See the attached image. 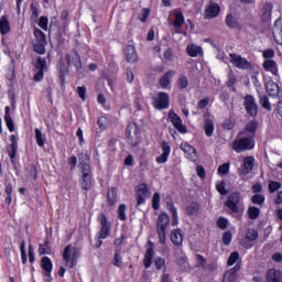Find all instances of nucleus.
<instances>
[{
  "label": "nucleus",
  "instance_id": "f257e3e1",
  "mask_svg": "<svg viewBox=\"0 0 282 282\" xmlns=\"http://www.w3.org/2000/svg\"><path fill=\"white\" fill-rule=\"evenodd\" d=\"M231 149H234L236 153H243V151L254 149L252 137H246V131L239 132L232 142Z\"/></svg>",
  "mask_w": 282,
  "mask_h": 282
},
{
  "label": "nucleus",
  "instance_id": "f03ea898",
  "mask_svg": "<svg viewBox=\"0 0 282 282\" xmlns=\"http://www.w3.org/2000/svg\"><path fill=\"white\" fill-rule=\"evenodd\" d=\"M171 224V217L169 214H161L156 220V232L159 235V242L166 243V228Z\"/></svg>",
  "mask_w": 282,
  "mask_h": 282
},
{
  "label": "nucleus",
  "instance_id": "7ed1b4c3",
  "mask_svg": "<svg viewBox=\"0 0 282 282\" xmlns=\"http://www.w3.org/2000/svg\"><path fill=\"white\" fill-rule=\"evenodd\" d=\"M78 248L68 245L63 252V259L68 268H74L76 265V261H78Z\"/></svg>",
  "mask_w": 282,
  "mask_h": 282
},
{
  "label": "nucleus",
  "instance_id": "20e7f679",
  "mask_svg": "<svg viewBox=\"0 0 282 282\" xmlns=\"http://www.w3.org/2000/svg\"><path fill=\"white\" fill-rule=\"evenodd\" d=\"M126 135L128 144H131L132 147L140 144V129L138 128V124L129 123L126 129Z\"/></svg>",
  "mask_w": 282,
  "mask_h": 282
},
{
  "label": "nucleus",
  "instance_id": "39448f33",
  "mask_svg": "<svg viewBox=\"0 0 282 282\" xmlns=\"http://www.w3.org/2000/svg\"><path fill=\"white\" fill-rule=\"evenodd\" d=\"M243 107L248 116H251V118H257V115L259 113V106H257V101L252 95H247L245 97Z\"/></svg>",
  "mask_w": 282,
  "mask_h": 282
},
{
  "label": "nucleus",
  "instance_id": "423d86ee",
  "mask_svg": "<svg viewBox=\"0 0 282 282\" xmlns=\"http://www.w3.org/2000/svg\"><path fill=\"white\" fill-rule=\"evenodd\" d=\"M241 199V193L235 192L229 195L226 202V206L231 213H239V202Z\"/></svg>",
  "mask_w": 282,
  "mask_h": 282
},
{
  "label": "nucleus",
  "instance_id": "0eeeda50",
  "mask_svg": "<svg viewBox=\"0 0 282 282\" xmlns=\"http://www.w3.org/2000/svg\"><path fill=\"white\" fill-rule=\"evenodd\" d=\"M229 61L235 65L238 69H248L250 68V62L248 59L237 55L235 53L229 54Z\"/></svg>",
  "mask_w": 282,
  "mask_h": 282
},
{
  "label": "nucleus",
  "instance_id": "6e6552de",
  "mask_svg": "<svg viewBox=\"0 0 282 282\" xmlns=\"http://www.w3.org/2000/svg\"><path fill=\"white\" fill-rule=\"evenodd\" d=\"M137 197L138 206H142V204L147 202V198L151 197V192H149V187H147V184H141L137 187Z\"/></svg>",
  "mask_w": 282,
  "mask_h": 282
},
{
  "label": "nucleus",
  "instance_id": "1a4fd4ad",
  "mask_svg": "<svg viewBox=\"0 0 282 282\" xmlns=\"http://www.w3.org/2000/svg\"><path fill=\"white\" fill-rule=\"evenodd\" d=\"M169 118L173 124V127L178 131V133H187L188 130L186 129V126L182 123V118L177 116V113L170 111Z\"/></svg>",
  "mask_w": 282,
  "mask_h": 282
},
{
  "label": "nucleus",
  "instance_id": "9d476101",
  "mask_svg": "<svg viewBox=\"0 0 282 282\" xmlns=\"http://www.w3.org/2000/svg\"><path fill=\"white\" fill-rule=\"evenodd\" d=\"M98 221L101 225L99 239H107V237H109V230H111V226L107 223V216L105 214H99Z\"/></svg>",
  "mask_w": 282,
  "mask_h": 282
},
{
  "label": "nucleus",
  "instance_id": "9b49d317",
  "mask_svg": "<svg viewBox=\"0 0 282 282\" xmlns=\"http://www.w3.org/2000/svg\"><path fill=\"white\" fill-rule=\"evenodd\" d=\"M47 69V61L39 57L35 62V75L34 80H43V73Z\"/></svg>",
  "mask_w": 282,
  "mask_h": 282
},
{
  "label": "nucleus",
  "instance_id": "f8f14e48",
  "mask_svg": "<svg viewBox=\"0 0 282 282\" xmlns=\"http://www.w3.org/2000/svg\"><path fill=\"white\" fill-rule=\"evenodd\" d=\"M241 270V262H237V264L225 272L223 282H237V279H239V275L237 274Z\"/></svg>",
  "mask_w": 282,
  "mask_h": 282
},
{
  "label": "nucleus",
  "instance_id": "ddd939ff",
  "mask_svg": "<svg viewBox=\"0 0 282 282\" xmlns=\"http://www.w3.org/2000/svg\"><path fill=\"white\" fill-rule=\"evenodd\" d=\"M254 169V158L247 156L242 161V166L238 170L239 175H248Z\"/></svg>",
  "mask_w": 282,
  "mask_h": 282
},
{
  "label": "nucleus",
  "instance_id": "4468645a",
  "mask_svg": "<svg viewBox=\"0 0 282 282\" xmlns=\"http://www.w3.org/2000/svg\"><path fill=\"white\" fill-rule=\"evenodd\" d=\"M161 149L163 153L159 158H156V162L158 164H166V162H169V155H171V145L169 144V142L163 141L161 143Z\"/></svg>",
  "mask_w": 282,
  "mask_h": 282
},
{
  "label": "nucleus",
  "instance_id": "2eb2a0df",
  "mask_svg": "<svg viewBox=\"0 0 282 282\" xmlns=\"http://www.w3.org/2000/svg\"><path fill=\"white\" fill-rule=\"evenodd\" d=\"M180 149L185 153L187 160H192V162H194L195 158H197V150L193 145L188 144V142L181 143Z\"/></svg>",
  "mask_w": 282,
  "mask_h": 282
},
{
  "label": "nucleus",
  "instance_id": "dca6fc26",
  "mask_svg": "<svg viewBox=\"0 0 282 282\" xmlns=\"http://www.w3.org/2000/svg\"><path fill=\"white\" fill-rule=\"evenodd\" d=\"M155 109H169V94L160 93L159 98L154 101Z\"/></svg>",
  "mask_w": 282,
  "mask_h": 282
},
{
  "label": "nucleus",
  "instance_id": "f3484780",
  "mask_svg": "<svg viewBox=\"0 0 282 282\" xmlns=\"http://www.w3.org/2000/svg\"><path fill=\"white\" fill-rule=\"evenodd\" d=\"M83 175H91V165H89V155L82 153L79 156Z\"/></svg>",
  "mask_w": 282,
  "mask_h": 282
},
{
  "label": "nucleus",
  "instance_id": "a211bd4d",
  "mask_svg": "<svg viewBox=\"0 0 282 282\" xmlns=\"http://www.w3.org/2000/svg\"><path fill=\"white\" fill-rule=\"evenodd\" d=\"M66 62L68 66L74 65L77 72H80V69H83V64L80 63V55H78V53H74L73 55L66 54Z\"/></svg>",
  "mask_w": 282,
  "mask_h": 282
},
{
  "label": "nucleus",
  "instance_id": "6ab92c4d",
  "mask_svg": "<svg viewBox=\"0 0 282 282\" xmlns=\"http://www.w3.org/2000/svg\"><path fill=\"white\" fill-rule=\"evenodd\" d=\"M273 39L278 45H282V19H278L274 23Z\"/></svg>",
  "mask_w": 282,
  "mask_h": 282
},
{
  "label": "nucleus",
  "instance_id": "aec40b11",
  "mask_svg": "<svg viewBox=\"0 0 282 282\" xmlns=\"http://www.w3.org/2000/svg\"><path fill=\"white\" fill-rule=\"evenodd\" d=\"M220 7L217 3H210L205 10L206 19H215V17H219Z\"/></svg>",
  "mask_w": 282,
  "mask_h": 282
},
{
  "label": "nucleus",
  "instance_id": "412c9836",
  "mask_svg": "<svg viewBox=\"0 0 282 282\" xmlns=\"http://www.w3.org/2000/svg\"><path fill=\"white\" fill-rule=\"evenodd\" d=\"M267 282H282V272L276 269H270L267 273Z\"/></svg>",
  "mask_w": 282,
  "mask_h": 282
},
{
  "label": "nucleus",
  "instance_id": "4be33fe9",
  "mask_svg": "<svg viewBox=\"0 0 282 282\" xmlns=\"http://www.w3.org/2000/svg\"><path fill=\"white\" fill-rule=\"evenodd\" d=\"M261 19L263 23H269V21L272 19V3L270 2L264 3L262 8Z\"/></svg>",
  "mask_w": 282,
  "mask_h": 282
},
{
  "label": "nucleus",
  "instance_id": "5701e85b",
  "mask_svg": "<svg viewBox=\"0 0 282 282\" xmlns=\"http://www.w3.org/2000/svg\"><path fill=\"white\" fill-rule=\"evenodd\" d=\"M41 267L45 271V276H47V279H51L53 270L52 260L48 257H43L41 261Z\"/></svg>",
  "mask_w": 282,
  "mask_h": 282
},
{
  "label": "nucleus",
  "instance_id": "b1692460",
  "mask_svg": "<svg viewBox=\"0 0 282 282\" xmlns=\"http://www.w3.org/2000/svg\"><path fill=\"white\" fill-rule=\"evenodd\" d=\"M262 67L263 69H265V72H270L271 74H273V76H276V74H279V67L276 66V62H274L273 59L264 61Z\"/></svg>",
  "mask_w": 282,
  "mask_h": 282
},
{
  "label": "nucleus",
  "instance_id": "393cba45",
  "mask_svg": "<svg viewBox=\"0 0 282 282\" xmlns=\"http://www.w3.org/2000/svg\"><path fill=\"white\" fill-rule=\"evenodd\" d=\"M126 58L128 63H137L138 62V53L135 52V46L128 45L126 48Z\"/></svg>",
  "mask_w": 282,
  "mask_h": 282
},
{
  "label": "nucleus",
  "instance_id": "a878e982",
  "mask_svg": "<svg viewBox=\"0 0 282 282\" xmlns=\"http://www.w3.org/2000/svg\"><path fill=\"white\" fill-rule=\"evenodd\" d=\"M171 241L174 246H182L184 241V236L182 235V229H175L171 232Z\"/></svg>",
  "mask_w": 282,
  "mask_h": 282
},
{
  "label": "nucleus",
  "instance_id": "bb28decb",
  "mask_svg": "<svg viewBox=\"0 0 282 282\" xmlns=\"http://www.w3.org/2000/svg\"><path fill=\"white\" fill-rule=\"evenodd\" d=\"M265 89H267V94H269V96H279V91H280V88H279V84L272 82V80H269L265 85Z\"/></svg>",
  "mask_w": 282,
  "mask_h": 282
},
{
  "label": "nucleus",
  "instance_id": "cd10ccee",
  "mask_svg": "<svg viewBox=\"0 0 282 282\" xmlns=\"http://www.w3.org/2000/svg\"><path fill=\"white\" fill-rule=\"evenodd\" d=\"M173 76H175V70H169L161 77L160 85L163 89H166V87L171 85V78H173Z\"/></svg>",
  "mask_w": 282,
  "mask_h": 282
},
{
  "label": "nucleus",
  "instance_id": "c85d7f7f",
  "mask_svg": "<svg viewBox=\"0 0 282 282\" xmlns=\"http://www.w3.org/2000/svg\"><path fill=\"white\" fill-rule=\"evenodd\" d=\"M118 199V191L115 187H110L107 192V202L109 206H116Z\"/></svg>",
  "mask_w": 282,
  "mask_h": 282
},
{
  "label": "nucleus",
  "instance_id": "c756f323",
  "mask_svg": "<svg viewBox=\"0 0 282 282\" xmlns=\"http://www.w3.org/2000/svg\"><path fill=\"white\" fill-rule=\"evenodd\" d=\"M204 129L207 138H213V133H215V122H213V119H205Z\"/></svg>",
  "mask_w": 282,
  "mask_h": 282
},
{
  "label": "nucleus",
  "instance_id": "7c9ffc66",
  "mask_svg": "<svg viewBox=\"0 0 282 282\" xmlns=\"http://www.w3.org/2000/svg\"><path fill=\"white\" fill-rule=\"evenodd\" d=\"M4 122L9 129V131L12 133L14 131V121L12 120V116H10V107H6V113H4Z\"/></svg>",
  "mask_w": 282,
  "mask_h": 282
},
{
  "label": "nucleus",
  "instance_id": "2f4dec72",
  "mask_svg": "<svg viewBox=\"0 0 282 282\" xmlns=\"http://www.w3.org/2000/svg\"><path fill=\"white\" fill-rule=\"evenodd\" d=\"M154 254H155V252L153 251V247L148 248V250L144 254V259H143V263H144L145 268H151V264L153 263Z\"/></svg>",
  "mask_w": 282,
  "mask_h": 282
},
{
  "label": "nucleus",
  "instance_id": "473e14b6",
  "mask_svg": "<svg viewBox=\"0 0 282 282\" xmlns=\"http://www.w3.org/2000/svg\"><path fill=\"white\" fill-rule=\"evenodd\" d=\"M186 52L188 56H192V58H196V56H199L202 54V48L195 44L187 45Z\"/></svg>",
  "mask_w": 282,
  "mask_h": 282
},
{
  "label": "nucleus",
  "instance_id": "72a5a7b5",
  "mask_svg": "<svg viewBox=\"0 0 282 282\" xmlns=\"http://www.w3.org/2000/svg\"><path fill=\"white\" fill-rule=\"evenodd\" d=\"M82 188L84 191H89V188H91V174H83Z\"/></svg>",
  "mask_w": 282,
  "mask_h": 282
},
{
  "label": "nucleus",
  "instance_id": "f704fd0d",
  "mask_svg": "<svg viewBox=\"0 0 282 282\" xmlns=\"http://www.w3.org/2000/svg\"><path fill=\"white\" fill-rule=\"evenodd\" d=\"M0 32L1 34H8L10 32V22H8V18L6 17L0 19Z\"/></svg>",
  "mask_w": 282,
  "mask_h": 282
},
{
  "label": "nucleus",
  "instance_id": "c9c22d12",
  "mask_svg": "<svg viewBox=\"0 0 282 282\" xmlns=\"http://www.w3.org/2000/svg\"><path fill=\"white\" fill-rule=\"evenodd\" d=\"M35 140L37 142V147H45V135L39 128L35 129Z\"/></svg>",
  "mask_w": 282,
  "mask_h": 282
},
{
  "label": "nucleus",
  "instance_id": "e433bc0d",
  "mask_svg": "<svg viewBox=\"0 0 282 282\" xmlns=\"http://www.w3.org/2000/svg\"><path fill=\"white\" fill-rule=\"evenodd\" d=\"M258 237H259V232L254 228H250L246 232L247 241H257Z\"/></svg>",
  "mask_w": 282,
  "mask_h": 282
},
{
  "label": "nucleus",
  "instance_id": "4c0bfd02",
  "mask_svg": "<svg viewBox=\"0 0 282 282\" xmlns=\"http://www.w3.org/2000/svg\"><path fill=\"white\" fill-rule=\"evenodd\" d=\"M34 36L37 43H47V37L41 29H34Z\"/></svg>",
  "mask_w": 282,
  "mask_h": 282
},
{
  "label": "nucleus",
  "instance_id": "58836bf2",
  "mask_svg": "<svg viewBox=\"0 0 282 282\" xmlns=\"http://www.w3.org/2000/svg\"><path fill=\"white\" fill-rule=\"evenodd\" d=\"M260 105L263 107V109H267V111H272V106L270 105V99H268V96L260 95Z\"/></svg>",
  "mask_w": 282,
  "mask_h": 282
},
{
  "label": "nucleus",
  "instance_id": "ea45409f",
  "mask_svg": "<svg viewBox=\"0 0 282 282\" xmlns=\"http://www.w3.org/2000/svg\"><path fill=\"white\" fill-rule=\"evenodd\" d=\"M225 23L227 26H229L231 30L237 28V19H235V17H232V14H227Z\"/></svg>",
  "mask_w": 282,
  "mask_h": 282
},
{
  "label": "nucleus",
  "instance_id": "a19ab883",
  "mask_svg": "<svg viewBox=\"0 0 282 282\" xmlns=\"http://www.w3.org/2000/svg\"><path fill=\"white\" fill-rule=\"evenodd\" d=\"M173 25L174 28H182V25H184V14H182V12L175 14Z\"/></svg>",
  "mask_w": 282,
  "mask_h": 282
},
{
  "label": "nucleus",
  "instance_id": "79ce46f5",
  "mask_svg": "<svg viewBox=\"0 0 282 282\" xmlns=\"http://www.w3.org/2000/svg\"><path fill=\"white\" fill-rule=\"evenodd\" d=\"M118 218L121 221H124V219H127V205L121 204L118 208Z\"/></svg>",
  "mask_w": 282,
  "mask_h": 282
},
{
  "label": "nucleus",
  "instance_id": "37998d69",
  "mask_svg": "<svg viewBox=\"0 0 282 282\" xmlns=\"http://www.w3.org/2000/svg\"><path fill=\"white\" fill-rule=\"evenodd\" d=\"M260 214L261 209H259L258 207H250L248 209V215L250 219H257V217H259Z\"/></svg>",
  "mask_w": 282,
  "mask_h": 282
},
{
  "label": "nucleus",
  "instance_id": "c03bdc74",
  "mask_svg": "<svg viewBox=\"0 0 282 282\" xmlns=\"http://www.w3.org/2000/svg\"><path fill=\"white\" fill-rule=\"evenodd\" d=\"M252 204H258V206H261L263 202H265V196L261 194H256L251 197Z\"/></svg>",
  "mask_w": 282,
  "mask_h": 282
},
{
  "label": "nucleus",
  "instance_id": "a18cd8bd",
  "mask_svg": "<svg viewBox=\"0 0 282 282\" xmlns=\"http://www.w3.org/2000/svg\"><path fill=\"white\" fill-rule=\"evenodd\" d=\"M237 261H239V252L234 251L228 258L227 265H235Z\"/></svg>",
  "mask_w": 282,
  "mask_h": 282
},
{
  "label": "nucleus",
  "instance_id": "49530a36",
  "mask_svg": "<svg viewBox=\"0 0 282 282\" xmlns=\"http://www.w3.org/2000/svg\"><path fill=\"white\" fill-rule=\"evenodd\" d=\"M177 85L180 89H186V87H188V77H186V75L181 76L177 80Z\"/></svg>",
  "mask_w": 282,
  "mask_h": 282
},
{
  "label": "nucleus",
  "instance_id": "de8ad7c7",
  "mask_svg": "<svg viewBox=\"0 0 282 282\" xmlns=\"http://www.w3.org/2000/svg\"><path fill=\"white\" fill-rule=\"evenodd\" d=\"M258 127H259V123L257 121L252 120L247 123L246 131H248L249 133H254V131H257Z\"/></svg>",
  "mask_w": 282,
  "mask_h": 282
},
{
  "label": "nucleus",
  "instance_id": "09e8293b",
  "mask_svg": "<svg viewBox=\"0 0 282 282\" xmlns=\"http://www.w3.org/2000/svg\"><path fill=\"white\" fill-rule=\"evenodd\" d=\"M45 45H47V43L37 42L33 45V50L37 54H43L45 52Z\"/></svg>",
  "mask_w": 282,
  "mask_h": 282
},
{
  "label": "nucleus",
  "instance_id": "8fccbe9b",
  "mask_svg": "<svg viewBox=\"0 0 282 282\" xmlns=\"http://www.w3.org/2000/svg\"><path fill=\"white\" fill-rule=\"evenodd\" d=\"M152 208L160 210V193H155L152 197Z\"/></svg>",
  "mask_w": 282,
  "mask_h": 282
},
{
  "label": "nucleus",
  "instance_id": "3c124183",
  "mask_svg": "<svg viewBox=\"0 0 282 282\" xmlns=\"http://www.w3.org/2000/svg\"><path fill=\"white\" fill-rule=\"evenodd\" d=\"M19 149V145L11 144L8 148V154L11 158V160H14L17 158V151Z\"/></svg>",
  "mask_w": 282,
  "mask_h": 282
},
{
  "label": "nucleus",
  "instance_id": "603ef678",
  "mask_svg": "<svg viewBox=\"0 0 282 282\" xmlns=\"http://www.w3.org/2000/svg\"><path fill=\"white\" fill-rule=\"evenodd\" d=\"M229 171H230V164L229 163L221 164L218 167V174L219 175H228Z\"/></svg>",
  "mask_w": 282,
  "mask_h": 282
},
{
  "label": "nucleus",
  "instance_id": "864d4df0",
  "mask_svg": "<svg viewBox=\"0 0 282 282\" xmlns=\"http://www.w3.org/2000/svg\"><path fill=\"white\" fill-rule=\"evenodd\" d=\"M216 188L221 195H228V191H226V182L221 181L217 183Z\"/></svg>",
  "mask_w": 282,
  "mask_h": 282
},
{
  "label": "nucleus",
  "instance_id": "5fc2aeb1",
  "mask_svg": "<svg viewBox=\"0 0 282 282\" xmlns=\"http://www.w3.org/2000/svg\"><path fill=\"white\" fill-rule=\"evenodd\" d=\"M77 94L80 99L83 100L87 99V88L85 86L77 87Z\"/></svg>",
  "mask_w": 282,
  "mask_h": 282
},
{
  "label": "nucleus",
  "instance_id": "6e6d98bb",
  "mask_svg": "<svg viewBox=\"0 0 282 282\" xmlns=\"http://www.w3.org/2000/svg\"><path fill=\"white\" fill-rule=\"evenodd\" d=\"M149 14H151V10L143 9L142 12L139 14L140 21H142V23H145L147 20L149 19Z\"/></svg>",
  "mask_w": 282,
  "mask_h": 282
},
{
  "label": "nucleus",
  "instance_id": "4d7b16f0",
  "mask_svg": "<svg viewBox=\"0 0 282 282\" xmlns=\"http://www.w3.org/2000/svg\"><path fill=\"white\" fill-rule=\"evenodd\" d=\"M281 188V183L272 181L269 184V193H276Z\"/></svg>",
  "mask_w": 282,
  "mask_h": 282
},
{
  "label": "nucleus",
  "instance_id": "13d9d810",
  "mask_svg": "<svg viewBox=\"0 0 282 282\" xmlns=\"http://www.w3.org/2000/svg\"><path fill=\"white\" fill-rule=\"evenodd\" d=\"M199 212V205L197 203H194L187 207V214L188 215H195V213Z\"/></svg>",
  "mask_w": 282,
  "mask_h": 282
},
{
  "label": "nucleus",
  "instance_id": "bf43d9fd",
  "mask_svg": "<svg viewBox=\"0 0 282 282\" xmlns=\"http://www.w3.org/2000/svg\"><path fill=\"white\" fill-rule=\"evenodd\" d=\"M230 241H232V234L230 231H226L223 236V242L225 246H230Z\"/></svg>",
  "mask_w": 282,
  "mask_h": 282
},
{
  "label": "nucleus",
  "instance_id": "052dcab7",
  "mask_svg": "<svg viewBox=\"0 0 282 282\" xmlns=\"http://www.w3.org/2000/svg\"><path fill=\"white\" fill-rule=\"evenodd\" d=\"M217 226L218 228H220L221 230H226L228 228V219L220 217L217 221Z\"/></svg>",
  "mask_w": 282,
  "mask_h": 282
},
{
  "label": "nucleus",
  "instance_id": "680f3d73",
  "mask_svg": "<svg viewBox=\"0 0 282 282\" xmlns=\"http://www.w3.org/2000/svg\"><path fill=\"white\" fill-rule=\"evenodd\" d=\"M224 129H227L228 131H232L235 129V121L232 119H227L223 123Z\"/></svg>",
  "mask_w": 282,
  "mask_h": 282
},
{
  "label": "nucleus",
  "instance_id": "e2e57ef3",
  "mask_svg": "<svg viewBox=\"0 0 282 282\" xmlns=\"http://www.w3.org/2000/svg\"><path fill=\"white\" fill-rule=\"evenodd\" d=\"M166 263V260H164V258H156L154 261V265L156 268V270H162V268H164V264Z\"/></svg>",
  "mask_w": 282,
  "mask_h": 282
},
{
  "label": "nucleus",
  "instance_id": "0e129e2a",
  "mask_svg": "<svg viewBox=\"0 0 282 282\" xmlns=\"http://www.w3.org/2000/svg\"><path fill=\"white\" fill-rule=\"evenodd\" d=\"M262 56H263V58L272 61V58H274V50L269 48V50L263 51Z\"/></svg>",
  "mask_w": 282,
  "mask_h": 282
},
{
  "label": "nucleus",
  "instance_id": "69168bd1",
  "mask_svg": "<svg viewBox=\"0 0 282 282\" xmlns=\"http://www.w3.org/2000/svg\"><path fill=\"white\" fill-rule=\"evenodd\" d=\"M235 83H237V77H235V74L229 73L228 80L226 83L227 87H232V85H235Z\"/></svg>",
  "mask_w": 282,
  "mask_h": 282
},
{
  "label": "nucleus",
  "instance_id": "338daca9",
  "mask_svg": "<svg viewBox=\"0 0 282 282\" xmlns=\"http://www.w3.org/2000/svg\"><path fill=\"white\" fill-rule=\"evenodd\" d=\"M97 124L99 127V129H107V118L105 117H100L98 120H97Z\"/></svg>",
  "mask_w": 282,
  "mask_h": 282
},
{
  "label": "nucleus",
  "instance_id": "774afa93",
  "mask_svg": "<svg viewBox=\"0 0 282 282\" xmlns=\"http://www.w3.org/2000/svg\"><path fill=\"white\" fill-rule=\"evenodd\" d=\"M47 23H48L47 18L45 17L40 18L39 25L40 28H42V30H47Z\"/></svg>",
  "mask_w": 282,
  "mask_h": 282
}]
</instances>
